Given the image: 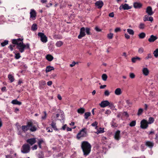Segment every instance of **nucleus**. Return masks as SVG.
Wrapping results in <instances>:
<instances>
[{
	"label": "nucleus",
	"mask_w": 158,
	"mask_h": 158,
	"mask_svg": "<svg viewBox=\"0 0 158 158\" xmlns=\"http://www.w3.org/2000/svg\"><path fill=\"white\" fill-rule=\"evenodd\" d=\"M146 12L150 16L152 15L154 13L152 10V7L150 6H148L147 7L146 10Z\"/></svg>",
	"instance_id": "14"
},
{
	"label": "nucleus",
	"mask_w": 158,
	"mask_h": 158,
	"mask_svg": "<svg viewBox=\"0 0 158 158\" xmlns=\"http://www.w3.org/2000/svg\"><path fill=\"white\" fill-rule=\"evenodd\" d=\"M30 18L33 20H35L36 16V13L35 11L33 9H31L30 13Z\"/></svg>",
	"instance_id": "9"
},
{
	"label": "nucleus",
	"mask_w": 158,
	"mask_h": 158,
	"mask_svg": "<svg viewBox=\"0 0 158 158\" xmlns=\"http://www.w3.org/2000/svg\"><path fill=\"white\" fill-rule=\"evenodd\" d=\"M5 20L3 15H2L0 16V24H3Z\"/></svg>",
	"instance_id": "31"
},
{
	"label": "nucleus",
	"mask_w": 158,
	"mask_h": 158,
	"mask_svg": "<svg viewBox=\"0 0 158 158\" xmlns=\"http://www.w3.org/2000/svg\"><path fill=\"white\" fill-rule=\"evenodd\" d=\"M88 135L87 129L84 127L80 130L76 136V138L78 140L81 139L83 138L86 137Z\"/></svg>",
	"instance_id": "4"
},
{
	"label": "nucleus",
	"mask_w": 158,
	"mask_h": 158,
	"mask_svg": "<svg viewBox=\"0 0 158 158\" xmlns=\"http://www.w3.org/2000/svg\"><path fill=\"white\" fill-rule=\"evenodd\" d=\"M95 30L98 32H100L102 30L101 29L99 28L97 26H96L95 28Z\"/></svg>",
	"instance_id": "58"
},
{
	"label": "nucleus",
	"mask_w": 158,
	"mask_h": 158,
	"mask_svg": "<svg viewBox=\"0 0 158 158\" xmlns=\"http://www.w3.org/2000/svg\"><path fill=\"white\" fill-rule=\"evenodd\" d=\"M143 110L142 108H139L138 111V112L137 113V115L139 116L141 115L143 113Z\"/></svg>",
	"instance_id": "46"
},
{
	"label": "nucleus",
	"mask_w": 158,
	"mask_h": 158,
	"mask_svg": "<svg viewBox=\"0 0 158 158\" xmlns=\"http://www.w3.org/2000/svg\"><path fill=\"white\" fill-rule=\"evenodd\" d=\"M15 57L16 59H19L21 57L20 55V54L19 53H15Z\"/></svg>",
	"instance_id": "43"
},
{
	"label": "nucleus",
	"mask_w": 158,
	"mask_h": 158,
	"mask_svg": "<svg viewBox=\"0 0 158 158\" xmlns=\"http://www.w3.org/2000/svg\"><path fill=\"white\" fill-rule=\"evenodd\" d=\"M44 142V141L42 139H40L38 142V145L40 148H42L41 144Z\"/></svg>",
	"instance_id": "32"
},
{
	"label": "nucleus",
	"mask_w": 158,
	"mask_h": 158,
	"mask_svg": "<svg viewBox=\"0 0 158 158\" xmlns=\"http://www.w3.org/2000/svg\"><path fill=\"white\" fill-rule=\"evenodd\" d=\"M78 64V62H75V61H73L72 62V63L70 64V66L71 67H73L74 66L75 64Z\"/></svg>",
	"instance_id": "54"
},
{
	"label": "nucleus",
	"mask_w": 158,
	"mask_h": 158,
	"mask_svg": "<svg viewBox=\"0 0 158 158\" xmlns=\"http://www.w3.org/2000/svg\"><path fill=\"white\" fill-rule=\"evenodd\" d=\"M145 26V25L144 24L142 23H141L139 24V28H140V29H143L144 28Z\"/></svg>",
	"instance_id": "47"
},
{
	"label": "nucleus",
	"mask_w": 158,
	"mask_h": 158,
	"mask_svg": "<svg viewBox=\"0 0 158 158\" xmlns=\"http://www.w3.org/2000/svg\"><path fill=\"white\" fill-rule=\"evenodd\" d=\"M98 124V122L95 121L94 122L92 123L91 126H92L93 127H97Z\"/></svg>",
	"instance_id": "51"
},
{
	"label": "nucleus",
	"mask_w": 158,
	"mask_h": 158,
	"mask_svg": "<svg viewBox=\"0 0 158 158\" xmlns=\"http://www.w3.org/2000/svg\"><path fill=\"white\" fill-rule=\"evenodd\" d=\"M107 76L106 74H103L102 76V79L104 81H106L107 78Z\"/></svg>",
	"instance_id": "40"
},
{
	"label": "nucleus",
	"mask_w": 158,
	"mask_h": 158,
	"mask_svg": "<svg viewBox=\"0 0 158 158\" xmlns=\"http://www.w3.org/2000/svg\"><path fill=\"white\" fill-rule=\"evenodd\" d=\"M152 57V55L151 54H148L147 56L145 57V59L148 60L149 58H151Z\"/></svg>",
	"instance_id": "52"
},
{
	"label": "nucleus",
	"mask_w": 158,
	"mask_h": 158,
	"mask_svg": "<svg viewBox=\"0 0 158 158\" xmlns=\"http://www.w3.org/2000/svg\"><path fill=\"white\" fill-rule=\"evenodd\" d=\"M23 38L21 37L17 39L12 40L11 42L13 44L16 45L17 48L21 53L23 52L25 49L30 48L29 44H24L23 43Z\"/></svg>",
	"instance_id": "1"
},
{
	"label": "nucleus",
	"mask_w": 158,
	"mask_h": 158,
	"mask_svg": "<svg viewBox=\"0 0 158 158\" xmlns=\"http://www.w3.org/2000/svg\"><path fill=\"white\" fill-rule=\"evenodd\" d=\"M81 148L85 156L88 155L90 153L91 149L90 144L87 141H83L82 142L81 145Z\"/></svg>",
	"instance_id": "3"
},
{
	"label": "nucleus",
	"mask_w": 158,
	"mask_h": 158,
	"mask_svg": "<svg viewBox=\"0 0 158 158\" xmlns=\"http://www.w3.org/2000/svg\"><path fill=\"white\" fill-rule=\"evenodd\" d=\"M109 16L111 17H113L114 16V13L113 12L110 13L109 14Z\"/></svg>",
	"instance_id": "60"
},
{
	"label": "nucleus",
	"mask_w": 158,
	"mask_h": 158,
	"mask_svg": "<svg viewBox=\"0 0 158 158\" xmlns=\"http://www.w3.org/2000/svg\"><path fill=\"white\" fill-rule=\"evenodd\" d=\"M115 94L116 95H120L122 94V91L120 88H118L116 89L115 91Z\"/></svg>",
	"instance_id": "25"
},
{
	"label": "nucleus",
	"mask_w": 158,
	"mask_h": 158,
	"mask_svg": "<svg viewBox=\"0 0 158 158\" xmlns=\"http://www.w3.org/2000/svg\"><path fill=\"white\" fill-rule=\"evenodd\" d=\"M85 110L83 108H80L78 109L77 110V112L80 114H82L85 112Z\"/></svg>",
	"instance_id": "26"
},
{
	"label": "nucleus",
	"mask_w": 158,
	"mask_h": 158,
	"mask_svg": "<svg viewBox=\"0 0 158 158\" xmlns=\"http://www.w3.org/2000/svg\"><path fill=\"white\" fill-rule=\"evenodd\" d=\"M109 105H110V102L107 100L103 101L99 104L100 106L102 108L105 107L109 106Z\"/></svg>",
	"instance_id": "13"
},
{
	"label": "nucleus",
	"mask_w": 158,
	"mask_h": 158,
	"mask_svg": "<svg viewBox=\"0 0 158 158\" xmlns=\"http://www.w3.org/2000/svg\"><path fill=\"white\" fill-rule=\"evenodd\" d=\"M38 35L40 37L41 41L43 43H46L47 42V37L44 33L41 32H39Z\"/></svg>",
	"instance_id": "6"
},
{
	"label": "nucleus",
	"mask_w": 158,
	"mask_h": 158,
	"mask_svg": "<svg viewBox=\"0 0 158 158\" xmlns=\"http://www.w3.org/2000/svg\"><path fill=\"white\" fill-rule=\"evenodd\" d=\"M30 146L28 144L25 143L23 144L21 149L22 153L24 154L30 152Z\"/></svg>",
	"instance_id": "5"
},
{
	"label": "nucleus",
	"mask_w": 158,
	"mask_h": 158,
	"mask_svg": "<svg viewBox=\"0 0 158 158\" xmlns=\"http://www.w3.org/2000/svg\"><path fill=\"white\" fill-rule=\"evenodd\" d=\"M95 6L98 9L101 8L103 5V3L102 1L99 0L96 2L95 3Z\"/></svg>",
	"instance_id": "16"
},
{
	"label": "nucleus",
	"mask_w": 158,
	"mask_h": 158,
	"mask_svg": "<svg viewBox=\"0 0 158 158\" xmlns=\"http://www.w3.org/2000/svg\"><path fill=\"white\" fill-rule=\"evenodd\" d=\"M63 43L60 41H58L56 44V45L57 47H60L63 44Z\"/></svg>",
	"instance_id": "36"
},
{
	"label": "nucleus",
	"mask_w": 158,
	"mask_h": 158,
	"mask_svg": "<svg viewBox=\"0 0 158 158\" xmlns=\"http://www.w3.org/2000/svg\"><path fill=\"white\" fill-rule=\"evenodd\" d=\"M54 68L53 67L51 66H48L46 67L45 71L46 73H47L52 70H54Z\"/></svg>",
	"instance_id": "23"
},
{
	"label": "nucleus",
	"mask_w": 158,
	"mask_h": 158,
	"mask_svg": "<svg viewBox=\"0 0 158 158\" xmlns=\"http://www.w3.org/2000/svg\"><path fill=\"white\" fill-rule=\"evenodd\" d=\"M143 20L144 22L148 21L152 22L153 21V19L152 17L151 16L149 17L148 15H144L143 17Z\"/></svg>",
	"instance_id": "18"
},
{
	"label": "nucleus",
	"mask_w": 158,
	"mask_h": 158,
	"mask_svg": "<svg viewBox=\"0 0 158 158\" xmlns=\"http://www.w3.org/2000/svg\"><path fill=\"white\" fill-rule=\"evenodd\" d=\"M39 158H44V154L42 152H40L38 155Z\"/></svg>",
	"instance_id": "42"
},
{
	"label": "nucleus",
	"mask_w": 158,
	"mask_h": 158,
	"mask_svg": "<svg viewBox=\"0 0 158 158\" xmlns=\"http://www.w3.org/2000/svg\"><path fill=\"white\" fill-rule=\"evenodd\" d=\"M8 78L11 82H13L15 80L14 77L11 75L9 74L8 75Z\"/></svg>",
	"instance_id": "34"
},
{
	"label": "nucleus",
	"mask_w": 158,
	"mask_h": 158,
	"mask_svg": "<svg viewBox=\"0 0 158 158\" xmlns=\"http://www.w3.org/2000/svg\"><path fill=\"white\" fill-rule=\"evenodd\" d=\"M111 113V111L109 110H107L105 112V114H110Z\"/></svg>",
	"instance_id": "62"
},
{
	"label": "nucleus",
	"mask_w": 158,
	"mask_h": 158,
	"mask_svg": "<svg viewBox=\"0 0 158 158\" xmlns=\"http://www.w3.org/2000/svg\"><path fill=\"white\" fill-rule=\"evenodd\" d=\"M120 134V131L119 130H117L115 132L114 137L116 140L118 141L121 138Z\"/></svg>",
	"instance_id": "11"
},
{
	"label": "nucleus",
	"mask_w": 158,
	"mask_h": 158,
	"mask_svg": "<svg viewBox=\"0 0 158 158\" xmlns=\"http://www.w3.org/2000/svg\"><path fill=\"white\" fill-rule=\"evenodd\" d=\"M37 124L36 123H33L32 121H30L27 123L26 125H23L21 128L23 132H25L28 130L31 132H35L37 129Z\"/></svg>",
	"instance_id": "2"
},
{
	"label": "nucleus",
	"mask_w": 158,
	"mask_h": 158,
	"mask_svg": "<svg viewBox=\"0 0 158 158\" xmlns=\"http://www.w3.org/2000/svg\"><path fill=\"white\" fill-rule=\"evenodd\" d=\"M127 32L131 35H133L134 34V31L130 29H127Z\"/></svg>",
	"instance_id": "37"
},
{
	"label": "nucleus",
	"mask_w": 158,
	"mask_h": 158,
	"mask_svg": "<svg viewBox=\"0 0 158 158\" xmlns=\"http://www.w3.org/2000/svg\"><path fill=\"white\" fill-rule=\"evenodd\" d=\"M8 44V41L5 40L3 42L1 43V44L2 47H3Z\"/></svg>",
	"instance_id": "39"
},
{
	"label": "nucleus",
	"mask_w": 158,
	"mask_h": 158,
	"mask_svg": "<svg viewBox=\"0 0 158 158\" xmlns=\"http://www.w3.org/2000/svg\"><path fill=\"white\" fill-rule=\"evenodd\" d=\"M37 146L36 145H34L32 147V148L33 150H36L37 149Z\"/></svg>",
	"instance_id": "63"
},
{
	"label": "nucleus",
	"mask_w": 158,
	"mask_h": 158,
	"mask_svg": "<svg viewBox=\"0 0 158 158\" xmlns=\"http://www.w3.org/2000/svg\"><path fill=\"white\" fill-rule=\"evenodd\" d=\"M148 124L147 120L143 119L140 122V127L143 129H146L148 127Z\"/></svg>",
	"instance_id": "7"
},
{
	"label": "nucleus",
	"mask_w": 158,
	"mask_h": 158,
	"mask_svg": "<svg viewBox=\"0 0 158 158\" xmlns=\"http://www.w3.org/2000/svg\"><path fill=\"white\" fill-rule=\"evenodd\" d=\"M154 121V118L152 117H150L148 118V122L149 124H151L153 123Z\"/></svg>",
	"instance_id": "30"
},
{
	"label": "nucleus",
	"mask_w": 158,
	"mask_h": 158,
	"mask_svg": "<svg viewBox=\"0 0 158 158\" xmlns=\"http://www.w3.org/2000/svg\"><path fill=\"white\" fill-rule=\"evenodd\" d=\"M90 29L89 27H86L85 28V31L86 32V34L88 35H91V34L90 32Z\"/></svg>",
	"instance_id": "38"
},
{
	"label": "nucleus",
	"mask_w": 158,
	"mask_h": 158,
	"mask_svg": "<svg viewBox=\"0 0 158 158\" xmlns=\"http://www.w3.org/2000/svg\"><path fill=\"white\" fill-rule=\"evenodd\" d=\"M133 6L135 8H140L142 7V4L140 2H135Z\"/></svg>",
	"instance_id": "20"
},
{
	"label": "nucleus",
	"mask_w": 158,
	"mask_h": 158,
	"mask_svg": "<svg viewBox=\"0 0 158 158\" xmlns=\"http://www.w3.org/2000/svg\"><path fill=\"white\" fill-rule=\"evenodd\" d=\"M44 116H42L41 117V118L43 119H45L47 116V114L46 112L45 111H44Z\"/></svg>",
	"instance_id": "56"
},
{
	"label": "nucleus",
	"mask_w": 158,
	"mask_h": 158,
	"mask_svg": "<svg viewBox=\"0 0 158 158\" xmlns=\"http://www.w3.org/2000/svg\"><path fill=\"white\" fill-rule=\"evenodd\" d=\"M121 31V29L120 27H117L114 30V31L115 32H120Z\"/></svg>",
	"instance_id": "53"
},
{
	"label": "nucleus",
	"mask_w": 158,
	"mask_h": 158,
	"mask_svg": "<svg viewBox=\"0 0 158 158\" xmlns=\"http://www.w3.org/2000/svg\"><path fill=\"white\" fill-rule=\"evenodd\" d=\"M39 88L40 89H45V86L46 85V82L44 80H41L39 81Z\"/></svg>",
	"instance_id": "10"
},
{
	"label": "nucleus",
	"mask_w": 158,
	"mask_h": 158,
	"mask_svg": "<svg viewBox=\"0 0 158 158\" xmlns=\"http://www.w3.org/2000/svg\"><path fill=\"white\" fill-rule=\"evenodd\" d=\"M141 60V58L138 56H136L135 57H134L132 58L131 61L133 63H135L137 60Z\"/></svg>",
	"instance_id": "27"
},
{
	"label": "nucleus",
	"mask_w": 158,
	"mask_h": 158,
	"mask_svg": "<svg viewBox=\"0 0 158 158\" xmlns=\"http://www.w3.org/2000/svg\"><path fill=\"white\" fill-rule=\"evenodd\" d=\"M104 94L106 96H108L110 95V93L108 90H106L104 92Z\"/></svg>",
	"instance_id": "55"
},
{
	"label": "nucleus",
	"mask_w": 158,
	"mask_h": 158,
	"mask_svg": "<svg viewBox=\"0 0 158 158\" xmlns=\"http://www.w3.org/2000/svg\"><path fill=\"white\" fill-rule=\"evenodd\" d=\"M46 59L48 61H51L53 59V57L51 54H48L46 55Z\"/></svg>",
	"instance_id": "22"
},
{
	"label": "nucleus",
	"mask_w": 158,
	"mask_h": 158,
	"mask_svg": "<svg viewBox=\"0 0 158 158\" xmlns=\"http://www.w3.org/2000/svg\"><path fill=\"white\" fill-rule=\"evenodd\" d=\"M85 28L84 27H82L80 29V34L78 36V38L79 39H81L85 36Z\"/></svg>",
	"instance_id": "8"
},
{
	"label": "nucleus",
	"mask_w": 158,
	"mask_h": 158,
	"mask_svg": "<svg viewBox=\"0 0 158 158\" xmlns=\"http://www.w3.org/2000/svg\"><path fill=\"white\" fill-rule=\"evenodd\" d=\"M124 36L125 38L127 39H129L130 38V36L127 33L124 34Z\"/></svg>",
	"instance_id": "57"
},
{
	"label": "nucleus",
	"mask_w": 158,
	"mask_h": 158,
	"mask_svg": "<svg viewBox=\"0 0 158 158\" xmlns=\"http://www.w3.org/2000/svg\"><path fill=\"white\" fill-rule=\"evenodd\" d=\"M113 34L112 33H110L109 34H107V37L109 39H112L113 37Z\"/></svg>",
	"instance_id": "45"
},
{
	"label": "nucleus",
	"mask_w": 158,
	"mask_h": 158,
	"mask_svg": "<svg viewBox=\"0 0 158 158\" xmlns=\"http://www.w3.org/2000/svg\"><path fill=\"white\" fill-rule=\"evenodd\" d=\"M46 130L48 132H52V129L50 127H48L46 128Z\"/></svg>",
	"instance_id": "50"
},
{
	"label": "nucleus",
	"mask_w": 158,
	"mask_h": 158,
	"mask_svg": "<svg viewBox=\"0 0 158 158\" xmlns=\"http://www.w3.org/2000/svg\"><path fill=\"white\" fill-rule=\"evenodd\" d=\"M144 52V48L143 47H141L138 49V52L140 54H142Z\"/></svg>",
	"instance_id": "48"
},
{
	"label": "nucleus",
	"mask_w": 158,
	"mask_h": 158,
	"mask_svg": "<svg viewBox=\"0 0 158 158\" xmlns=\"http://www.w3.org/2000/svg\"><path fill=\"white\" fill-rule=\"evenodd\" d=\"M157 38H158L156 36L152 35L148 39V41L150 43H152L156 41Z\"/></svg>",
	"instance_id": "17"
},
{
	"label": "nucleus",
	"mask_w": 158,
	"mask_h": 158,
	"mask_svg": "<svg viewBox=\"0 0 158 158\" xmlns=\"http://www.w3.org/2000/svg\"><path fill=\"white\" fill-rule=\"evenodd\" d=\"M129 76L130 77L131 79H133L135 78V74L133 73H130L129 74Z\"/></svg>",
	"instance_id": "49"
},
{
	"label": "nucleus",
	"mask_w": 158,
	"mask_h": 158,
	"mask_svg": "<svg viewBox=\"0 0 158 158\" xmlns=\"http://www.w3.org/2000/svg\"><path fill=\"white\" fill-rule=\"evenodd\" d=\"M37 26L36 24H33L31 27V30L33 31H35L37 30Z\"/></svg>",
	"instance_id": "33"
},
{
	"label": "nucleus",
	"mask_w": 158,
	"mask_h": 158,
	"mask_svg": "<svg viewBox=\"0 0 158 158\" xmlns=\"http://www.w3.org/2000/svg\"><path fill=\"white\" fill-rule=\"evenodd\" d=\"M91 113L90 112H86L85 113L84 116L85 119H87L91 115Z\"/></svg>",
	"instance_id": "35"
},
{
	"label": "nucleus",
	"mask_w": 158,
	"mask_h": 158,
	"mask_svg": "<svg viewBox=\"0 0 158 158\" xmlns=\"http://www.w3.org/2000/svg\"><path fill=\"white\" fill-rule=\"evenodd\" d=\"M11 103L14 105H21L22 102H21L18 101L17 99H15L13 100Z\"/></svg>",
	"instance_id": "24"
},
{
	"label": "nucleus",
	"mask_w": 158,
	"mask_h": 158,
	"mask_svg": "<svg viewBox=\"0 0 158 158\" xmlns=\"http://www.w3.org/2000/svg\"><path fill=\"white\" fill-rule=\"evenodd\" d=\"M50 125L54 130L56 131L58 130V129L56 128V123L55 122L52 121Z\"/></svg>",
	"instance_id": "28"
},
{
	"label": "nucleus",
	"mask_w": 158,
	"mask_h": 158,
	"mask_svg": "<svg viewBox=\"0 0 158 158\" xmlns=\"http://www.w3.org/2000/svg\"><path fill=\"white\" fill-rule=\"evenodd\" d=\"M153 54L155 57L157 58L158 57V49H156L153 52Z\"/></svg>",
	"instance_id": "44"
},
{
	"label": "nucleus",
	"mask_w": 158,
	"mask_h": 158,
	"mask_svg": "<svg viewBox=\"0 0 158 158\" xmlns=\"http://www.w3.org/2000/svg\"><path fill=\"white\" fill-rule=\"evenodd\" d=\"M126 103L128 104V105L129 106H130L131 105L132 103L130 102L129 100H127L126 101Z\"/></svg>",
	"instance_id": "59"
},
{
	"label": "nucleus",
	"mask_w": 158,
	"mask_h": 158,
	"mask_svg": "<svg viewBox=\"0 0 158 158\" xmlns=\"http://www.w3.org/2000/svg\"><path fill=\"white\" fill-rule=\"evenodd\" d=\"M26 142L32 146L36 142V139L34 138L29 139L26 140Z\"/></svg>",
	"instance_id": "15"
},
{
	"label": "nucleus",
	"mask_w": 158,
	"mask_h": 158,
	"mask_svg": "<svg viewBox=\"0 0 158 158\" xmlns=\"http://www.w3.org/2000/svg\"><path fill=\"white\" fill-rule=\"evenodd\" d=\"M131 8V6H129L127 4L125 3L124 4H122L120 6L119 9L120 10L123 9L124 10H128Z\"/></svg>",
	"instance_id": "12"
},
{
	"label": "nucleus",
	"mask_w": 158,
	"mask_h": 158,
	"mask_svg": "<svg viewBox=\"0 0 158 158\" xmlns=\"http://www.w3.org/2000/svg\"><path fill=\"white\" fill-rule=\"evenodd\" d=\"M47 85L48 86H51L52 84V81H49L47 83Z\"/></svg>",
	"instance_id": "64"
},
{
	"label": "nucleus",
	"mask_w": 158,
	"mask_h": 158,
	"mask_svg": "<svg viewBox=\"0 0 158 158\" xmlns=\"http://www.w3.org/2000/svg\"><path fill=\"white\" fill-rule=\"evenodd\" d=\"M139 39H143L146 36V34L144 32H141L138 35Z\"/></svg>",
	"instance_id": "29"
},
{
	"label": "nucleus",
	"mask_w": 158,
	"mask_h": 158,
	"mask_svg": "<svg viewBox=\"0 0 158 158\" xmlns=\"http://www.w3.org/2000/svg\"><path fill=\"white\" fill-rule=\"evenodd\" d=\"M142 72L143 74L146 76L148 75L149 73V71L147 68H143Z\"/></svg>",
	"instance_id": "21"
},
{
	"label": "nucleus",
	"mask_w": 158,
	"mask_h": 158,
	"mask_svg": "<svg viewBox=\"0 0 158 158\" xmlns=\"http://www.w3.org/2000/svg\"><path fill=\"white\" fill-rule=\"evenodd\" d=\"M145 145L150 148H152L154 145V143L153 142L147 141L145 142Z\"/></svg>",
	"instance_id": "19"
},
{
	"label": "nucleus",
	"mask_w": 158,
	"mask_h": 158,
	"mask_svg": "<svg viewBox=\"0 0 158 158\" xmlns=\"http://www.w3.org/2000/svg\"><path fill=\"white\" fill-rule=\"evenodd\" d=\"M66 127H67V125L65 124L64 125H63V126H62V127L61 128V129H62L63 130H65L66 128H67Z\"/></svg>",
	"instance_id": "61"
},
{
	"label": "nucleus",
	"mask_w": 158,
	"mask_h": 158,
	"mask_svg": "<svg viewBox=\"0 0 158 158\" xmlns=\"http://www.w3.org/2000/svg\"><path fill=\"white\" fill-rule=\"evenodd\" d=\"M136 123V122L135 120H133L131 121L129 124V125L130 127H132L135 126Z\"/></svg>",
	"instance_id": "41"
}]
</instances>
